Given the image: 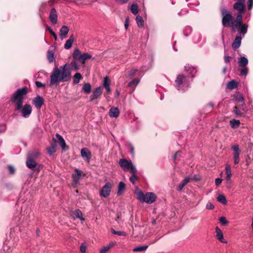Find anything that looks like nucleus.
Here are the masks:
<instances>
[{
  "label": "nucleus",
  "instance_id": "nucleus-30",
  "mask_svg": "<svg viewBox=\"0 0 253 253\" xmlns=\"http://www.w3.org/2000/svg\"><path fill=\"white\" fill-rule=\"evenodd\" d=\"M47 58L49 63H52L54 61V52L51 50H48L47 53Z\"/></svg>",
  "mask_w": 253,
  "mask_h": 253
},
{
  "label": "nucleus",
  "instance_id": "nucleus-18",
  "mask_svg": "<svg viewBox=\"0 0 253 253\" xmlns=\"http://www.w3.org/2000/svg\"><path fill=\"white\" fill-rule=\"evenodd\" d=\"M69 31V28L67 26H63L60 30V37L61 40L64 39L66 37Z\"/></svg>",
  "mask_w": 253,
  "mask_h": 253
},
{
  "label": "nucleus",
  "instance_id": "nucleus-61",
  "mask_svg": "<svg viewBox=\"0 0 253 253\" xmlns=\"http://www.w3.org/2000/svg\"><path fill=\"white\" fill-rule=\"evenodd\" d=\"M36 84L37 86L38 87H45L44 84L42 83L41 82H38V81L36 82Z\"/></svg>",
  "mask_w": 253,
  "mask_h": 253
},
{
  "label": "nucleus",
  "instance_id": "nucleus-48",
  "mask_svg": "<svg viewBox=\"0 0 253 253\" xmlns=\"http://www.w3.org/2000/svg\"><path fill=\"white\" fill-rule=\"evenodd\" d=\"M77 60H74L72 61L71 63L70 64L71 65V67H73L76 71H77L79 69V65L77 62Z\"/></svg>",
  "mask_w": 253,
  "mask_h": 253
},
{
  "label": "nucleus",
  "instance_id": "nucleus-8",
  "mask_svg": "<svg viewBox=\"0 0 253 253\" xmlns=\"http://www.w3.org/2000/svg\"><path fill=\"white\" fill-rule=\"evenodd\" d=\"M75 173H72V176L73 178L74 184L76 185L78 184L80 180L82 179L83 172L78 169H75Z\"/></svg>",
  "mask_w": 253,
  "mask_h": 253
},
{
  "label": "nucleus",
  "instance_id": "nucleus-51",
  "mask_svg": "<svg viewBox=\"0 0 253 253\" xmlns=\"http://www.w3.org/2000/svg\"><path fill=\"white\" fill-rule=\"evenodd\" d=\"M219 222L223 225H226L228 223L226 218L223 216L219 218Z\"/></svg>",
  "mask_w": 253,
  "mask_h": 253
},
{
  "label": "nucleus",
  "instance_id": "nucleus-45",
  "mask_svg": "<svg viewBox=\"0 0 253 253\" xmlns=\"http://www.w3.org/2000/svg\"><path fill=\"white\" fill-rule=\"evenodd\" d=\"M242 68L240 70V76H246L248 73V68L247 67H242Z\"/></svg>",
  "mask_w": 253,
  "mask_h": 253
},
{
  "label": "nucleus",
  "instance_id": "nucleus-6",
  "mask_svg": "<svg viewBox=\"0 0 253 253\" xmlns=\"http://www.w3.org/2000/svg\"><path fill=\"white\" fill-rule=\"evenodd\" d=\"M184 72L187 77L193 80L197 72V70L195 67L189 64H187L184 67Z\"/></svg>",
  "mask_w": 253,
  "mask_h": 253
},
{
  "label": "nucleus",
  "instance_id": "nucleus-64",
  "mask_svg": "<svg viewBox=\"0 0 253 253\" xmlns=\"http://www.w3.org/2000/svg\"><path fill=\"white\" fill-rule=\"evenodd\" d=\"M50 33V34L51 35L53 36V37H54V39L55 41L57 40V36L56 35V34H55V33L52 30L50 32H49Z\"/></svg>",
  "mask_w": 253,
  "mask_h": 253
},
{
  "label": "nucleus",
  "instance_id": "nucleus-52",
  "mask_svg": "<svg viewBox=\"0 0 253 253\" xmlns=\"http://www.w3.org/2000/svg\"><path fill=\"white\" fill-rule=\"evenodd\" d=\"M138 179V177L137 176L136 174H133L131 177H129V180L133 184H135V181L137 180Z\"/></svg>",
  "mask_w": 253,
  "mask_h": 253
},
{
  "label": "nucleus",
  "instance_id": "nucleus-23",
  "mask_svg": "<svg viewBox=\"0 0 253 253\" xmlns=\"http://www.w3.org/2000/svg\"><path fill=\"white\" fill-rule=\"evenodd\" d=\"M190 178L189 177H186L184 178L177 186V190L180 191L182 190L183 187L190 181Z\"/></svg>",
  "mask_w": 253,
  "mask_h": 253
},
{
  "label": "nucleus",
  "instance_id": "nucleus-49",
  "mask_svg": "<svg viewBox=\"0 0 253 253\" xmlns=\"http://www.w3.org/2000/svg\"><path fill=\"white\" fill-rule=\"evenodd\" d=\"M231 149L234 151V153H240L241 150L238 144L234 145L231 146Z\"/></svg>",
  "mask_w": 253,
  "mask_h": 253
},
{
  "label": "nucleus",
  "instance_id": "nucleus-55",
  "mask_svg": "<svg viewBox=\"0 0 253 253\" xmlns=\"http://www.w3.org/2000/svg\"><path fill=\"white\" fill-rule=\"evenodd\" d=\"M129 169L130 170V172L132 173V175L136 174V173L137 170L133 164L130 166V167L129 168Z\"/></svg>",
  "mask_w": 253,
  "mask_h": 253
},
{
  "label": "nucleus",
  "instance_id": "nucleus-35",
  "mask_svg": "<svg viewBox=\"0 0 253 253\" xmlns=\"http://www.w3.org/2000/svg\"><path fill=\"white\" fill-rule=\"evenodd\" d=\"M74 214L76 218H79L81 220H84V218L83 217V213L79 209L75 210L74 211Z\"/></svg>",
  "mask_w": 253,
  "mask_h": 253
},
{
  "label": "nucleus",
  "instance_id": "nucleus-7",
  "mask_svg": "<svg viewBox=\"0 0 253 253\" xmlns=\"http://www.w3.org/2000/svg\"><path fill=\"white\" fill-rule=\"evenodd\" d=\"M111 187L109 182L106 183L100 191V195L104 198L108 197L110 194Z\"/></svg>",
  "mask_w": 253,
  "mask_h": 253
},
{
  "label": "nucleus",
  "instance_id": "nucleus-47",
  "mask_svg": "<svg viewBox=\"0 0 253 253\" xmlns=\"http://www.w3.org/2000/svg\"><path fill=\"white\" fill-rule=\"evenodd\" d=\"M233 112L237 116H241L243 114L237 106L234 107Z\"/></svg>",
  "mask_w": 253,
  "mask_h": 253
},
{
  "label": "nucleus",
  "instance_id": "nucleus-36",
  "mask_svg": "<svg viewBox=\"0 0 253 253\" xmlns=\"http://www.w3.org/2000/svg\"><path fill=\"white\" fill-rule=\"evenodd\" d=\"M145 194H144L141 191H138L136 193V197L138 200H139L141 202H144L145 201Z\"/></svg>",
  "mask_w": 253,
  "mask_h": 253
},
{
  "label": "nucleus",
  "instance_id": "nucleus-59",
  "mask_svg": "<svg viewBox=\"0 0 253 253\" xmlns=\"http://www.w3.org/2000/svg\"><path fill=\"white\" fill-rule=\"evenodd\" d=\"M253 5V0H248V7L249 9H251Z\"/></svg>",
  "mask_w": 253,
  "mask_h": 253
},
{
  "label": "nucleus",
  "instance_id": "nucleus-17",
  "mask_svg": "<svg viewBox=\"0 0 253 253\" xmlns=\"http://www.w3.org/2000/svg\"><path fill=\"white\" fill-rule=\"evenodd\" d=\"M241 40V36H240V34H237L232 44V46L234 50H236L240 46Z\"/></svg>",
  "mask_w": 253,
  "mask_h": 253
},
{
  "label": "nucleus",
  "instance_id": "nucleus-14",
  "mask_svg": "<svg viewBox=\"0 0 253 253\" xmlns=\"http://www.w3.org/2000/svg\"><path fill=\"white\" fill-rule=\"evenodd\" d=\"M57 17L56 9L54 8H52L50 12L49 19L52 24H56L57 23Z\"/></svg>",
  "mask_w": 253,
  "mask_h": 253
},
{
  "label": "nucleus",
  "instance_id": "nucleus-2",
  "mask_svg": "<svg viewBox=\"0 0 253 253\" xmlns=\"http://www.w3.org/2000/svg\"><path fill=\"white\" fill-rule=\"evenodd\" d=\"M28 92L27 87L19 88L14 93L10 100L15 103V110L21 109V115L24 118H28L32 113V107L30 104H25L22 108L24 101V96Z\"/></svg>",
  "mask_w": 253,
  "mask_h": 253
},
{
  "label": "nucleus",
  "instance_id": "nucleus-27",
  "mask_svg": "<svg viewBox=\"0 0 253 253\" xmlns=\"http://www.w3.org/2000/svg\"><path fill=\"white\" fill-rule=\"evenodd\" d=\"M234 98L238 102H243V104H241L243 106L244 104V98L243 95L240 92H237L234 95Z\"/></svg>",
  "mask_w": 253,
  "mask_h": 253
},
{
  "label": "nucleus",
  "instance_id": "nucleus-32",
  "mask_svg": "<svg viewBox=\"0 0 253 253\" xmlns=\"http://www.w3.org/2000/svg\"><path fill=\"white\" fill-rule=\"evenodd\" d=\"M227 88L230 89H233L238 87V83L234 80H232L228 83Z\"/></svg>",
  "mask_w": 253,
  "mask_h": 253
},
{
  "label": "nucleus",
  "instance_id": "nucleus-41",
  "mask_svg": "<svg viewBox=\"0 0 253 253\" xmlns=\"http://www.w3.org/2000/svg\"><path fill=\"white\" fill-rule=\"evenodd\" d=\"M217 200L218 202H219L220 203H221L223 204H226V203H227V201H226V198H225V196H224L223 195H219L217 197Z\"/></svg>",
  "mask_w": 253,
  "mask_h": 253
},
{
  "label": "nucleus",
  "instance_id": "nucleus-57",
  "mask_svg": "<svg viewBox=\"0 0 253 253\" xmlns=\"http://www.w3.org/2000/svg\"><path fill=\"white\" fill-rule=\"evenodd\" d=\"M137 69H131L128 73V76L129 77L133 76L135 74V73L137 72Z\"/></svg>",
  "mask_w": 253,
  "mask_h": 253
},
{
  "label": "nucleus",
  "instance_id": "nucleus-60",
  "mask_svg": "<svg viewBox=\"0 0 253 253\" xmlns=\"http://www.w3.org/2000/svg\"><path fill=\"white\" fill-rule=\"evenodd\" d=\"M224 61L226 63H230L231 60L232 59V57L229 56H224Z\"/></svg>",
  "mask_w": 253,
  "mask_h": 253
},
{
  "label": "nucleus",
  "instance_id": "nucleus-56",
  "mask_svg": "<svg viewBox=\"0 0 253 253\" xmlns=\"http://www.w3.org/2000/svg\"><path fill=\"white\" fill-rule=\"evenodd\" d=\"M7 168L9 170V173L10 174H14L15 172V168L11 166V165H9L7 166Z\"/></svg>",
  "mask_w": 253,
  "mask_h": 253
},
{
  "label": "nucleus",
  "instance_id": "nucleus-46",
  "mask_svg": "<svg viewBox=\"0 0 253 253\" xmlns=\"http://www.w3.org/2000/svg\"><path fill=\"white\" fill-rule=\"evenodd\" d=\"M139 82V80L135 79H133L128 84V86L131 87L134 85V87H135L138 84Z\"/></svg>",
  "mask_w": 253,
  "mask_h": 253
},
{
  "label": "nucleus",
  "instance_id": "nucleus-20",
  "mask_svg": "<svg viewBox=\"0 0 253 253\" xmlns=\"http://www.w3.org/2000/svg\"><path fill=\"white\" fill-rule=\"evenodd\" d=\"M26 166L30 169H33L37 167V163L31 158V157H28L26 161Z\"/></svg>",
  "mask_w": 253,
  "mask_h": 253
},
{
  "label": "nucleus",
  "instance_id": "nucleus-53",
  "mask_svg": "<svg viewBox=\"0 0 253 253\" xmlns=\"http://www.w3.org/2000/svg\"><path fill=\"white\" fill-rule=\"evenodd\" d=\"M225 172L226 175H232L231 167L230 165L226 164L225 167Z\"/></svg>",
  "mask_w": 253,
  "mask_h": 253
},
{
  "label": "nucleus",
  "instance_id": "nucleus-5",
  "mask_svg": "<svg viewBox=\"0 0 253 253\" xmlns=\"http://www.w3.org/2000/svg\"><path fill=\"white\" fill-rule=\"evenodd\" d=\"M91 57V55L88 53L82 54L78 48H76L73 53V59L79 61L82 64H84L86 60L90 59Z\"/></svg>",
  "mask_w": 253,
  "mask_h": 253
},
{
  "label": "nucleus",
  "instance_id": "nucleus-15",
  "mask_svg": "<svg viewBox=\"0 0 253 253\" xmlns=\"http://www.w3.org/2000/svg\"><path fill=\"white\" fill-rule=\"evenodd\" d=\"M216 237L221 243H227V241L224 239L221 230L217 226L215 227Z\"/></svg>",
  "mask_w": 253,
  "mask_h": 253
},
{
  "label": "nucleus",
  "instance_id": "nucleus-42",
  "mask_svg": "<svg viewBox=\"0 0 253 253\" xmlns=\"http://www.w3.org/2000/svg\"><path fill=\"white\" fill-rule=\"evenodd\" d=\"M47 150L48 154L50 156H51L53 154V153H54L56 151V145H52V146L49 147Z\"/></svg>",
  "mask_w": 253,
  "mask_h": 253
},
{
  "label": "nucleus",
  "instance_id": "nucleus-29",
  "mask_svg": "<svg viewBox=\"0 0 253 253\" xmlns=\"http://www.w3.org/2000/svg\"><path fill=\"white\" fill-rule=\"evenodd\" d=\"M242 14H238V15L237 16L236 19L235 21V24L234 23V25L235 27L238 28L239 27V25H241L242 24H243L242 23Z\"/></svg>",
  "mask_w": 253,
  "mask_h": 253
},
{
  "label": "nucleus",
  "instance_id": "nucleus-33",
  "mask_svg": "<svg viewBox=\"0 0 253 253\" xmlns=\"http://www.w3.org/2000/svg\"><path fill=\"white\" fill-rule=\"evenodd\" d=\"M82 78V76L80 73H76L73 76V83L77 84L80 82V80Z\"/></svg>",
  "mask_w": 253,
  "mask_h": 253
},
{
  "label": "nucleus",
  "instance_id": "nucleus-50",
  "mask_svg": "<svg viewBox=\"0 0 253 253\" xmlns=\"http://www.w3.org/2000/svg\"><path fill=\"white\" fill-rule=\"evenodd\" d=\"M40 155V153L38 151H33L28 154V157H31V158H36Z\"/></svg>",
  "mask_w": 253,
  "mask_h": 253
},
{
  "label": "nucleus",
  "instance_id": "nucleus-10",
  "mask_svg": "<svg viewBox=\"0 0 253 253\" xmlns=\"http://www.w3.org/2000/svg\"><path fill=\"white\" fill-rule=\"evenodd\" d=\"M120 166L123 168V169L126 171L129 169V168L132 165V163L130 160L127 161L126 159H120L119 162Z\"/></svg>",
  "mask_w": 253,
  "mask_h": 253
},
{
  "label": "nucleus",
  "instance_id": "nucleus-37",
  "mask_svg": "<svg viewBox=\"0 0 253 253\" xmlns=\"http://www.w3.org/2000/svg\"><path fill=\"white\" fill-rule=\"evenodd\" d=\"M130 9L131 12L134 15H136L138 12V7L136 3H133L130 7Z\"/></svg>",
  "mask_w": 253,
  "mask_h": 253
},
{
  "label": "nucleus",
  "instance_id": "nucleus-54",
  "mask_svg": "<svg viewBox=\"0 0 253 253\" xmlns=\"http://www.w3.org/2000/svg\"><path fill=\"white\" fill-rule=\"evenodd\" d=\"M86 245L84 243H83L80 247V251L82 253H86Z\"/></svg>",
  "mask_w": 253,
  "mask_h": 253
},
{
  "label": "nucleus",
  "instance_id": "nucleus-39",
  "mask_svg": "<svg viewBox=\"0 0 253 253\" xmlns=\"http://www.w3.org/2000/svg\"><path fill=\"white\" fill-rule=\"evenodd\" d=\"M148 247V246L145 245L143 246L137 247L133 249L134 252H143L145 251Z\"/></svg>",
  "mask_w": 253,
  "mask_h": 253
},
{
  "label": "nucleus",
  "instance_id": "nucleus-9",
  "mask_svg": "<svg viewBox=\"0 0 253 253\" xmlns=\"http://www.w3.org/2000/svg\"><path fill=\"white\" fill-rule=\"evenodd\" d=\"M237 1L238 2L234 4L233 8L237 10L239 14H242L245 9V6L244 5L245 0H237Z\"/></svg>",
  "mask_w": 253,
  "mask_h": 253
},
{
  "label": "nucleus",
  "instance_id": "nucleus-21",
  "mask_svg": "<svg viewBox=\"0 0 253 253\" xmlns=\"http://www.w3.org/2000/svg\"><path fill=\"white\" fill-rule=\"evenodd\" d=\"M240 28L238 29V33L237 34H240V36L242 34L243 37L247 33L248 30V25L246 24L239 25Z\"/></svg>",
  "mask_w": 253,
  "mask_h": 253
},
{
  "label": "nucleus",
  "instance_id": "nucleus-25",
  "mask_svg": "<svg viewBox=\"0 0 253 253\" xmlns=\"http://www.w3.org/2000/svg\"><path fill=\"white\" fill-rule=\"evenodd\" d=\"M74 41V36L73 35H71L69 39L66 42L64 45V48L66 49H70L72 47Z\"/></svg>",
  "mask_w": 253,
  "mask_h": 253
},
{
  "label": "nucleus",
  "instance_id": "nucleus-38",
  "mask_svg": "<svg viewBox=\"0 0 253 253\" xmlns=\"http://www.w3.org/2000/svg\"><path fill=\"white\" fill-rule=\"evenodd\" d=\"M136 21L138 27H141L144 25V20L141 16L137 15L136 17Z\"/></svg>",
  "mask_w": 253,
  "mask_h": 253
},
{
  "label": "nucleus",
  "instance_id": "nucleus-34",
  "mask_svg": "<svg viewBox=\"0 0 253 253\" xmlns=\"http://www.w3.org/2000/svg\"><path fill=\"white\" fill-rule=\"evenodd\" d=\"M83 91L87 94L90 93L91 90V86L89 83H85L83 87Z\"/></svg>",
  "mask_w": 253,
  "mask_h": 253
},
{
  "label": "nucleus",
  "instance_id": "nucleus-4",
  "mask_svg": "<svg viewBox=\"0 0 253 253\" xmlns=\"http://www.w3.org/2000/svg\"><path fill=\"white\" fill-rule=\"evenodd\" d=\"M220 10L222 17V24L223 27H228L233 26L234 22L233 21V18L232 15L224 7L220 8Z\"/></svg>",
  "mask_w": 253,
  "mask_h": 253
},
{
  "label": "nucleus",
  "instance_id": "nucleus-16",
  "mask_svg": "<svg viewBox=\"0 0 253 253\" xmlns=\"http://www.w3.org/2000/svg\"><path fill=\"white\" fill-rule=\"evenodd\" d=\"M43 98L40 95H38L33 100V104L37 109H40L43 104Z\"/></svg>",
  "mask_w": 253,
  "mask_h": 253
},
{
  "label": "nucleus",
  "instance_id": "nucleus-11",
  "mask_svg": "<svg viewBox=\"0 0 253 253\" xmlns=\"http://www.w3.org/2000/svg\"><path fill=\"white\" fill-rule=\"evenodd\" d=\"M81 154L82 158L85 161L89 162L91 159V153L87 148H84L81 150Z\"/></svg>",
  "mask_w": 253,
  "mask_h": 253
},
{
  "label": "nucleus",
  "instance_id": "nucleus-40",
  "mask_svg": "<svg viewBox=\"0 0 253 253\" xmlns=\"http://www.w3.org/2000/svg\"><path fill=\"white\" fill-rule=\"evenodd\" d=\"M230 124L232 128L237 127L239 126L240 122L239 120L234 119L230 121Z\"/></svg>",
  "mask_w": 253,
  "mask_h": 253
},
{
  "label": "nucleus",
  "instance_id": "nucleus-12",
  "mask_svg": "<svg viewBox=\"0 0 253 253\" xmlns=\"http://www.w3.org/2000/svg\"><path fill=\"white\" fill-rule=\"evenodd\" d=\"M156 196L155 194L152 192H148L145 194L144 202L147 204H152L156 201Z\"/></svg>",
  "mask_w": 253,
  "mask_h": 253
},
{
  "label": "nucleus",
  "instance_id": "nucleus-63",
  "mask_svg": "<svg viewBox=\"0 0 253 253\" xmlns=\"http://www.w3.org/2000/svg\"><path fill=\"white\" fill-rule=\"evenodd\" d=\"M207 208L209 210H212L214 208V206L211 203H209L207 205Z\"/></svg>",
  "mask_w": 253,
  "mask_h": 253
},
{
  "label": "nucleus",
  "instance_id": "nucleus-28",
  "mask_svg": "<svg viewBox=\"0 0 253 253\" xmlns=\"http://www.w3.org/2000/svg\"><path fill=\"white\" fill-rule=\"evenodd\" d=\"M56 136L59 141V145L64 149L66 147V143L63 137L59 134L57 133Z\"/></svg>",
  "mask_w": 253,
  "mask_h": 253
},
{
  "label": "nucleus",
  "instance_id": "nucleus-43",
  "mask_svg": "<svg viewBox=\"0 0 253 253\" xmlns=\"http://www.w3.org/2000/svg\"><path fill=\"white\" fill-rule=\"evenodd\" d=\"M111 232L113 234L118 235L119 236H126V232L124 231H116L113 228H112L111 229Z\"/></svg>",
  "mask_w": 253,
  "mask_h": 253
},
{
  "label": "nucleus",
  "instance_id": "nucleus-58",
  "mask_svg": "<svg viewBox=\"0 0 253 253\" xmlns=\"http://www.w3.org/2000/svg\"><path fill=\"white\" fill-rule=\"evenodd\" d=\"M117 3L120 4H124L129 1V0H114Z\"/></svg>",
  "mask_w": 253,
  "mask_h": 253
},
{
  "label": "nucleus",
  "instance_id": "nucleus-13",
  "mask_svg": "<svg viewBox=\"0 0 253 253\" xmlns=\"http://www.w3.org/2000/svg\"><path fill=\"white\" fill-rule=\"evenodd\" d=\"M103 90L101 86L96 87L93 91L92 95L90 96L89 101H92L94 99L99 97L102 93Z\"/></svg>",
  "mask_w": 253,
  "mask_h": 253
},
{
  "label": "nucleus",
  "instance_id": "nucleus-22",
  "mask_svg": "<svg viewBox=\"0 0 253 253\" xmlns=\"http://www.w3.org/2000/svg\"><path fill=\"white\" fill-rule=\"evenodd\" d=\"M103 86L106 89L107 93H110L111 91L110 86V83L108 77H105L103 80Z\"/></svg>",
  "mask_w": 253,
  "mask_h": 253
},
{
  "label": "nucleus",
  "instance_id": "nucleus-31",
  "mask_svg": "<svg viewBox=\"0 0 253 253\" xmlns=\"http://www.w3.org/2000/svg\"><path fill=\"white\" fill-rule=\"evenodd\" d=\"M125 188H126L125 184L122 181L120 182L119 185H118V189L117 194L118 195H121L123 193L124 190L125 189Z\"/></svg>",
  "mask_w": 253,
  "mask_h": 253
},
{
  "label": "nucleus",
  "instance_id": "nucleus-26",
  "mask_svg": "<svg viewBox=\"0 0 253 253\" xmlns=\"http://www.w3.org/2000/svg\"><path fill=\"white\" fill-rule=\"evenodd\" d=\"M238 64L239 66L241 67H246L248 64V60L246 57L244 56L241 57L239 58Z\"/></svg>",
  "mask_w": 253,
  "mask_h": 253
},
{
  "label": "nucleus",
  "instance_id": "nucleus-24",
  "mask_svg": "<svg viewBox=\"0 0 253 253\" xmlns=\"http://www.w3.org/2000/svg\"><path fill=\"white\" fill-rule=\"evenodd\" d=\"M115 245V243L111 242L107 246L104 247L100 251V253H106Z\"/></svg>",
  "mask_w": 253,
  "mask_h": 253
},
{
  "label": "nucleus",
  "instance_id": "nucleus-3",
  "mask_svg": "<svg viewBox=\"0 0 253 253\" xmlns=\"http://www.w3.org/2000/svg\"><path fill=\"white\" fill-rule=\"evenodd\" d=\"M192 81L190 78L186 75L180 74L177 76L175 81V86L178 90L185 91L189 86V84Z\"/></svg>",
  "mask_w": 253,
  "mask_h": 253
},
{
  "label": "nucleus",
  "instance_id": "nucleus-62",
  "mask_svg": "<svg viewBox=\"0 0 253 253\" xmlns=\"http://www.w3.org/2000/svg\"><path fill=\"white\" fill-rule=\"evenodd\" d=\"M222 180L221 178H216L215 180V184L216 185H219L221 183Z\"/></svg>",
  "mask_w": 253,
  "mask_h": 253
},
{
  "label": "nucleus",
  "instance_id": "nucleus-44",
  "mask_svg": "<svg viewBox=\"0 0 253 253\" xmlns=\"http://www.w3.org/2000/svg\"><path fill=\"white\" fill-rule=\"evenodd\" d=\"M240 153H234L233 154V160L235 165L238 164L240 162L239 158Z\"/></svg>",
  "mask_w": 253,
  "mask_h": 253
},
{
  "label": "nucleus",
  "instance_id": "nucleus-1",
  "mask_svg": "<svg viewBox=\"0 0 253 253\" xmlns=\"http://www.w3.org/2000/svg\"><path fill=\"white\" fill-rule=\"evenodd\" d=\"M72 68L69 63L60 66L54 67L50 76L49 85L52 86L57 85L59 83L69 82L72 78Z\"/></svg>",
  "mask_w": 253,
  "mask_h": 253
},
{
  "label": "nucleus",
  "instance_id": "nucleus-19",
  "mask_svg": "<svg viewBox=\"0 0 253 253\" xmlns=\"http://www.w3.org/2000/svg\"><path fill=\"white\" fill-rule=\"evenodd\" d=\"M120 111L117 107H112L109 110V115L111 118H117L119 116Z\"/></svg>",
  "mask_w": 253,
  "mask_h": 253
}]
</instances>
